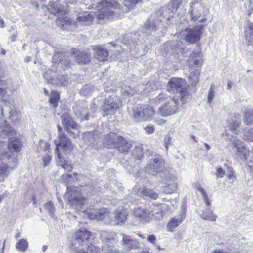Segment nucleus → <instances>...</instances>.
Returning a JSON list of instances; mask_svg holds the SVG:
<instances>
[{
  "instance_id": "7",
  "label": "nucleus",
  "mask_w": 253,
  "mask_h": 253,
  "mask_svg": "<svg viewBox=\"0 0 253 253\" xmlns=\"http://www.w3.org/2000/svg\"><path fill=\"white\" fill-rule=\"evenodd\" d=\"M92 234L87 230L80 229L74 235V240L72 244L79 245L82 247H88L91 244L89 240L91 239Z\"/></svg>"
},
{
  "instance_id": "53",
  "label": "nucleus",
  "mask_w": 253,
  "mask_h": 253,
  "mask_svg": "<svg viewBox=\"0 0 253 253\" xmlns=\"http://www.w3.org/2000/svg\"><path fill=\"white\" fill-rule=\"evenodd\" d=\"M59 99V95L56 93L54 97L50 99L49 102L54 108H56L58 106Z\"/></svg>"
},
{
  "instance_id": "11",
  "label": "nucleus",
  "mask_w": 253,
  "mask_h": 253,
  "mask_svg": "<svg viewBox=\"0 0 253 253\" xmlns=\"http://www.w3.org/2000/svg\"><path fill=\"white\" fill-rule=\"evenodd\" d=\"M57 127L59 143L56 146L58 148L60 147L65 154L70 153L73 149L74 145L71 140L64 134L61 126L57 125Z\"/></svg>"
},
{
  "instance_id": "33",
  "label": "nucleus",
  "mask_w": 253,
  "mask_h": 253,
  "mask_svg": "<svg viewBox=\"0 0 253 253\" xmlns=\"http://www.w3.org/2000/svg\"><path fill=\"white\" fill-rule=\"evenodd\" d=\"M141 196L143 198H150L152 200H156L158 197V194L150 189H144L140 192Z\"/></svg>"
},
{
  "instance_id": "25",
  "label": "nucleus",
  "mask_w": 253,
  "mask_h": 253,
  "mask_svg": "<svg viewBox=\"0 0 253 253\" xmlns=\"http://www.w3.org/2000/svg\"><path fill=\"white\" fill-rule=\"evenodd\" d=\"M185 211H183L181 214L172 218L167 225L168 230L172 231L173 229L177 227L185 219Z\"/></svg>"
},
{
  "instance_id": "44",
  "label": "nucleus",
  "mask_w": 253,
  "mask_h": 253,
  "mask_svg": "<svg viewBox=\"0 0 253 253\" xmlns=\"http://www.w3.org/2000/svg\"><path fill=\"white\" fill-rule=\"evenodd\" d=\"M49 10L51 13L53 14L60 15L62 13L63 11L59 5L54 2L51 3L50 5Z\"/></svg>"
},
{
  "instance_id": "64",
  "label": "nucleus",
  "mask_w": 253,
  "mask_h": 253,
  "mask_svg": "<svg viewBox=\"0 0 253 253\" xmlns=\"http://www.w3.org/2000/svg\"><path fill=\"white\" fill-rule=\"evenodd\" d=\"M171 141V138L170 137H167L164 139L165 147L168 150L169 144L170 143Z\"/></svg>"
},
{
  "instance_id": "42",
  "label": "nucleus",
  "mask_w": 253,
  "mask_h": 253,
  "mask_svg": "<svg viewBox=\"0 0 253 253\" xmlns=\"http://www.w3.org/2000/svg\"><path fill=\"white\" fill-rule=\"evenodd\" d=\"M191 58H197V59H195L194 61V64L195 65L197 66H201L203 64V61L202 60V53L201 52H193L191 54Z\"/></svg>"
},
{
  "instance_id": "62",
  "label": "nucleus",
  "mask_w": 253,
  "mask_h": 253,
  "mask_svg": "<svg viewBox=\"0 0 253 253\" xmlns=\"http://www.w3.org/2000/svg\"><path fill=\"white\" fill-rule=\"evenodd\" d=\"M5 82L4 81L0 80V98H1L5 93V90L1 86L4 85L5 84Z\"/></svg>"
},
{
  "instance_id": "41",
  "label": "nucleus",
  "mask_w": 253,
  "mask_h": 253,
  "mask_svg": "<svg viewBox=\"0 0 253 253\" xmlns=\"http://www.w3.org/2000/svg\"><path fill=\"white\" fill-rule=\"evenodd\" d=\"M102 248L103 253H121V251L117 247L113 245H103Z\"/></svg>"
},
{
  "instance_id": "17",
  "label": "nucleus",
  "mask_w": 253,
  "mask_h": 253,
  "mask_svg": "<svg viewBox=\"0 0 253 253\" xmlns=\"http://www.w3.org/2000/svg\"><path fill=\"white\" fill-rule=\"evenodd\" d=\"M163 18L161 16L156 18V15H151L146 21L143 27V31L147 34H150V31L155 30L159 26Z\"/></svg>"
},
{
  "instance_id": "21",
  "label": "nucleus",
  "mask_w": 253,
  "mask_h": 253,
  "mask_svg": "<svg viewBox=\"0 0 253 253\" xmlns=\"http://www.w3.org/2000/svg\"><path fill=\"white\" fill-rule=\"evenodd\" d=\"M71 250V253H101L98 250V247L92 244L88 246V247H82L72 244Z\"/></svg>"
},
{
  "instance_id": "61",
  "label": "nucleus",
  "mask_w": 253,
  "mask_h": 253,
  "mask_svg": "<svg viewBox=\"0 0 253 253\" xmlns=\"http://www.w3.org/2000/svg\"><path fill=\"white\" fill-rule=\"evenodd\" d=\"M144 129L145 130V131L148 134H151L154 132L155 130L154 127L153 125H149L147 126Z\"/></svg>"
},
{
  "instance_id": "5",
  "label": "nucleus",
  "mask_w": 253,
  "mask_h": 253,
  "mask_svg": "<svg viewBox=\"0 0 253 253\" xmlns=\"http://www.w3.org/2000/svg\"><path fill=\"white\" fill-rule=\"evenodd\" d=\"M67 193L69 194V196L72 197L70 202L73 207L78 210H84L83 206L86 204L87 200L77 190V188L68 186L67 187Z\"/></svg>"
},
{
  "instance_id": "13",
  "label": "nucleus",
  "mask_w": 253,
  "mask_h": 253,
  "mask_svg": "<svg viewBox=\"0 0 253 253\" xmlns=\"http://www.w3.org/2000/svg\"><path fill=\"white\" fill-rule=\"evenodd\" d=\"M164 162L161 156H156L145 167L146 171L151 174L162 171L164 169Z\"/></svg>"
},
{
  "instance_id": "15",
  "label": "nucleus",
  "mask_w": 253,
  "mask_h": 253,
  "mask_svg": "<svg viewBox=\"0 0 253 253\" xmlns=\"http://www.w3.org/2000/svg\"><path fill=\"white\" fill-rule=\"evenodd\" d=\"M74 112L76 116L82 121L88 120L89 113L88 112L87 105L84 101H82L79 104L73 107Z\"/></svg>"
},
{
  "instance_id": "3",
  "label": "nucleus",
  "mask_w": 253,
  "mask_h": 253,
  "mask_svg": "<svg viewBox=\"0 0 253 253\" xmlns=\"http://www.w3.org/2000/svg\"><path fill=\"white\" fill-rule=\"evenodd\" d=\"M155 112L151 106L139 104L132 108L130 114L135 122H141L151 120Z\"/></svg>"
},
{
  "instance_id": "29",
  "label": "nucleus",
  "mask_w": 253,
  "mask_h": 253,
  "mask_svg": "<svg viewBox=\"0 0 253 253\" xmlns=\"http://www.w3.org/2000/svg\"><path fill=\"white\" fill-rule=\"evenodd\" d=\"M211 204L210 206L208 207L206 205V209L202 211V213L201 214V217L206 220H211V221H215L216 220L217 216L213 214L212 211L211 210Z\"/></svg>"
},
{
  "instance_id": "22",
  "label": "nucleus",
  "mask_w": 253,
  "mask_h": 253,
  "mask_svg": "<svg viewBox=\"0 0 253 253\" xmlns=\"http://www.w3.org/2000/svg\"><path fill=\"white\" fill-rule=\"evenodd\" d=\"M167 207L166 205L163 204L153 205L150 212L151 216H153L156 220H160L163 218L164 214L165 213L164 210Z\"/></svg>"
},
{
  "instance_id": "6",
  "label": "nucleus",
  "mask_w": 253,
  "mask_h": 253,
  "mask_svg": "<svg viewBox=\"0 0 253 253\" xmlns=\"http://www.w3.org/2000/svg\"><path fill=\"white\" fill-rule=\"evenodd\" d=\"M121 106L122 102L116 96H109L105 98L101 106V109L105 113L103 116L114 115Z\"/></svg>"
},
{
  "instance_id": "58",
  "label": "nucleus",
  "mask_w": 253,
  "mask_h": 253,
  "mask_svg": "<svg viewBox=\"0 0 253 253\" xmlns=\"http://www.w3.org/2000/svg\"><path fill=\"white\" fill-rule=\"evenodd\" d=\"M167 97V95L165 93H161L156 98H155L154 101L156 103H160L164 101Z\"/></svg>"
},
{
  "instance_id": "49",
  "label": "nucleus",
  "mask_w": 253,
  "mask_h": 253,
  "mask_svg": "<svg viewBox=\"0 0 253 253\" xmlns=\"http://www.w3.org/2000/svg\"><path fill=\"white\" fill-rule=\"evenodd\" d=\"M226 176H227L229 182L233 183L236 180V176L235 174V171L233 168H229V170L226 171Z\"/></svg>"
},
{
  "instance_id": "35",
  "label": "nucleus",
  "mask_w": 253,
  "mask_h": 253,
  "mask_svg": "<svg viewBox=\"0 0 253 253\" xmlns=\"http://www.w3.org/2000/svg\"><path fill=\"white\" fill-rule=\"evenodd\" d=\"M95 90L96 88L94 85L91 84H85L81 89L80 93L84 96H88L91 95Z\"/></svg>"
},
{
  "instance_id": "10",
  "label": "nucleus",
  "mask_w": 253,
  "mask_h": 253,
  "mask_svg": "<svg viewBox=\"0 0 253 253\" xmlns=\"http://www.w3.org/2000/svg\"><path fill=\"white\" fill-rule=\"evenodd\" d=\"M61 120L63 126L70 136L74 138L78 137L79 132L77 130V125L71 116L68 114H63Z\"/></svg>"
},
{
  "instance_id": "56",
  "label": "nucleus",
  "mask_w": 253,
  "mask_h": 253,
  "mask_svg": "<svg viewBox=\"0 0 253 253\" xmlns=\"http://www.w3.org/2000/svg\"><path fill=\"white\" fill-rule=\"evenodd\" d=\"M51 161V156L48 153H46L42 158L43 166L44 167L47 166L50 163Z\"/></svg>"
},
{
  "instance_id": "9",
  "label": "nucleus",
  "mask_w": 253,
  "mask_h": 253,
  "mask_svg": "<svg viewBox=\"0 0 253 253\" xmlns=\"http://www.w3.org/2000/svg\"><path fill=\"white\" fill-rule=\"evenodd\" d=\"M189 13L192 21H197L204 11L205 5L203 0H191Z\"/></svg>"
},
{
  "instance_id": "18",
  "label": "nucleus",
  "mask_w": 253,
  "mask_h": 253,
  "mask_svg": "<svg viewBox=\"0 0 253 253\" xmlns=\"http://www.w3.org/2000/svg\"><path fill=\"white\" fill-rule=\"evenodd\" d=\"M120 135L116 133L110 132L107 134L103 140V144L108 149H114L120 137Z\"/></svg>"
},
{
  "instance_id": "37",
  "label": "nucleus",
  "mask_w": 253,
  "mask_h": 253,
  "mask_svg": "<svg viewBox=\"0 0 253 253\" xmlns=\"http://www.w3.org/2000/svg\"><path fill=\"white\" fill-rule=\"evenodd\" d=\"M9 167L3 163L0 164V182H3L5 177L9 174Z\"/></svg>"
},
{
  "instance_id": "16",
  "label": "nucleus",
  "mask_w": 253,
  "mask_h": 253,
  "mask_svg": "<svg viewBox=\"0 0 253 253\" xmlns=\"http://www.w3.org/2000/svg\"><path fill=\"white\" fill-rule=\"evenodd\" d=\"M133 214L139 221L148 222L151 218V213L149 210L142 207H136L133 210Z\"/></svg>"
},
{
  "instance_id": "52",
  "label": "nucleus",
  "mask_w": 253,
  "mask_h": 253,
  "mask_svg": "<svg viewBox=\"0 0 253 253\" xmlns=\"http://www.w3.org/2000/svg\"><path fill=\"white\" fill-rule=\"evenodd\" d=\"M72 179V176L71 174H64L61 177V180L66 184L70 183Z\"/></svg>"
},
{
  "instance_id": "60",
  "label": "nucleus",
  "mask_w": 253,
  "mask_h": 253,
  "mask_svg": "<svg viewBox=\"0 0 253 253\" xmlns=\"http://www.w3.org/2000/svg\"><path fill=\"white\" fill-rule=\"evenodd\" d=\"M60 63H61V66L62 68L65 70L66 68H67L69 66V59L64 57L63 60L62 61V62H60Z\"/></svg>"
},
{
  "instance_id": "24",
  "label": "nucleus",
  "mask_w": 253,
  "mask_h": 253,
  "mask_svg": "<svg viewBox=\"0 0 253 253\" xmlns=\"http://www.w3.org/2000/svg\"><path fill=\"white\" fill-rule=\"evenodd\" d=\"M56 24L63 30H69L71 27H74L76 22L69 18L59 17L56 19Z\"/></svg>"
},
{
  "instance_id": "30",
  "label": "nucleus",
  "mask_w": 253,
  "mask_h": 253,
  "mask_svg": "<svg viewBox=\"0 0 253 253\" xmlns=\"http://www.w3.org/2000/svg\"><path fill=\"white\" fill-rule=\"evenodd\" d=\"M114 217L116 219L118 223L124 222L127 218L128 213L124 210H117L114 212Z\"/></svg>"
},
{
  "instance_id": "14",
  "label": "nucleus",
  "mask_w": 253,
  "mask_h": 253,
  "mask_svg": "<svg viewBox=\"0 0 253 253\" xmlns=\"http://www.w3.org/2000/svg\"><path fill=\"white\" fill-rule=\"evenodd\" d=\"M203 28V25H199L192 29H185L183 36L186 42L193 44L198 42L200 39V31Z\"/></svg>"
},
{
  "instance_id": "36",
  "label": "nucleus",
  "mask_w": 253,
  "mask_h": 253,
  "mask_svg": "<svg viewBox=\"0 0 253 253\" xmlns=\"http://www.w3.org/2000/svg\"><path fill=\"white\" fill-rule=\"evenodd\" d=\"M246 39L250 44L253 43V23H249L246 28Z\"/></svg>"
},
{
  "instance_id": "38",
  "label": "nucleus",
  "mask_w": 253,
  "mask_h": 253,
  "mask_svg": "<svg viewBox=\"0 0 253 253\" xmlns=\"http://www.w3.org/2000/svg\"><path fill=\"white\" fill-rule=\"evenodd\" d=\"M177 187V184L175 182L171 181L164 186L162 190L165 194H171L176 191Z\"/></svg>"
},
{
  "instance_id": "34",
  "label": "nucleus",
  "mask_w": 253,
  "mask_h": 253,
  "mask_svg": "<svg viewBox=\"0 0 253 253\" xmlns=\"http://www.w3.org/2000/svg\"><path fill=\"white\" fill-rule=\"evenodd\" d=\"M178 8V3L175 2L169 3L167 6L164 7L163 12L169 14L168 18L172 17L173 14L175 12Z\"/></svg>"
},
{
  "instance_id": "57",
  "label": "nucleus",
  "mask_w": 253,
  "mask_h": 253,
  "mask_svg": "<svg viewBox=\"0 0 253 253\" xmlns=\"http://www.w3.org/2000/svg\"><path fill=\"white\" fill-rule=\"evenodd\" d=\"M225 172H226L225 169H223L222 168L218 167L216 168L215 175L217 177H223Z\"/></svg>"
},
{
  "instance_id": "54",
  "label": "nucleus",
  "mask_w": 253,
  "mask_h": 253,
  "mask_svg": "<svg viewBox=\"0 0 253 253\" xmlns=\"http://www.w3.org/2000/svg\"><path fill=\"white\" fill-rule=\"evenodd\" d=\"M98 102L99 100L97 98H94L91 103L90 110L92 111L93 113L97 112V109L99 104Z\"/></svg>"
},
{
  "instance_id": "32",
  "label": "nucleus",
  "mask_w": 253,
  "mask_h": 253,
  "mask_svg": "<svg viewBox=\"0 0 253 253\" xmlns=\"http://www.w3.org/2000/svg\"><path fill=\"white\" fill-rule=\"evenodd\" d=\"M132 156L137 160H142L144 156V152L141 144H138L135 145L132 151Z\"/></svg>"
},
{
  "instance_id": "1",
  "label": "nucleus",
  "mask_w": 253,
  "mask_h": 253,
  "mask_svg": "<svg viewBox=\"0 0 253 253\" xmlns=\"http://www.w3.org/2000/svg\"><path fill=\"white\" fill-rule=\"evenodd\" d=\"M101 8L96 13L87 12L79 13L76 20L81 25H90L95 15L99 20L113 18L120 14V6L116 2L102 1L100 3Z\"/></svg>"
},
{
  "instance_id": "50",
  "label": "nucleus",
  "mask_w": 253,
  "mask_h": 253,
  "mask_svg": "<svg viewBox=\"0 0 253 253\" xmlns=\"http://www.w3.org/2000/svg\"><path fill=\"white\" fill-rule=\"evenodd\" d=\"M50 147V145L48 144L47 142L44 141H41L40 144L38 147V151L39 152H41L42 151H47L49 150Z\"/></svg>"
},
{
  "instance_id": "19",
  "label": "nucleus",
  "mask_w": 253,
  "mask_h": 253,
  "mask_svg": "<svg viewBox=\"0 0 253 253\" xmlns=\"http://www.w3.org/2000/svg\"><path fill=\"white\" fill-rule=\"evenodd\" d=\"M117 235V234L113 232L102 231L100 233V238L103 245L110 246L118 242Z\"/></svg>"
},
{
  "instance_id": "63",
  "label": "nucleus",
  "mask_w": 253,
  "mask_h": 253,
  "mask_svg": "<svg viewBox=\"0 0 253 253\" xmlns=\"http://www.w3.org/2000/svg\"><path fill=\"white\" fill-rule=\"evenodd\" d=\"M156 237L153 235H149L147 238V241L152 244H154L156 241Z\"/></svg>"
},
{
  "instance_id": "59",
  "label": "nucleus",
  "mask_w": 253,
  "mask_h": 253,
  "mask_svg": "<svg viewBox=\"0 0 253 253\" xmlns=\"http://www.w3.org/2000/svg\"><path fill=\"white\" fill-rule=\"evenodd\" d=\"M245 136L251 141H253V129L252 128L251 130H249L245 132Z\"/></svg>"
},
{
  "instance_id": "2",
  "label": "nucleus",
  "mask_w": 253,
  "mask_h": 253,
  "mask_svg": "<svg viewBox=\"0 0 253 253\" xmlns=\"http://www.w3.org/2000/svg\"><path fill=\"white\" fill-rule=\"evenodd\" d=\"M168 90L170 92H179L182 103H186L190 99V95L187 91L188 85L186 80L181 78H172L168 82Z\"/></svg>"
},
{
  "instance_id": "43",
  "label": "nucleus",
  "mask_w": 253,
  "mask_h": 253,
  "mask_svg": "<svg viewBox=\"0 0 253 253\" xmlns=\"http://www.w3.org/2000/svg\"><path fill=\"white\" fill-rule=\"evenodd\" d=\"M28 244L27 241L23 239H20L16 244V248L17 250L21 252H25L28 248Z\"/></svg>"
},
{
  "instance_id": "20",
  "label": "nucleus",
  "mask_w": 253,
  "mask_h": 253,
  "mask_svg": "<svg viewBox=\"0 0 253 253\" xmlns=\"http://www.w3.org/2000/svg\"><path fill=\"white\" fill-rule=\"evenodd\" d=\"M119 235L122 237V245L126 249L131 250L138 247L139 243L136 239L123 233H120Z\"/></svg>"
},
{
  "instance_id": "4",
  "label": "nucleus",
  "mask_w": 253,
  "mask_h": 253,
  "mask_svg": "<svg viewBox=\"0 0 253 253\" xmlns=\"http://www.w3.org/2000/svg\"><path fill=\"white\" fill-rule=\"evenodd\" d=\"M43 76L47 83L57 86L67 85L71 83V80L67 75L60 73L52 69L46 70Z\"/></svg>"
},
{
  "instance_id": "47",
  "label": "nucleus",
  "mask_w": 253,
  "mask_h": 253,
  "mask_svg": "<svg viewBox=\"0 0 253 253\" xmlns=\"http://www.w3.org/2000/svg\"><path fill=\"white\" fill-rule=\"evenodd\" d=\"M237 151L239 155H240V156L243 157L245 160L247 159L249 154V150L246 148L245 146H242L238 147L237 148Z\"/></svg>"
},
{
  "instance_id": "27",
  "label": "nucleus",
  "mask_w": 253,
  "mask_h": 253,
  "mask_svg": "<svg viewBox=\"0 0 253 253\" xmlns=\"http://www.w3.org/2000/svg\"><path fill=\"white\" fill-rule=\"evenodd\" d=\"M94 50H95L94 56L98 60L103 61L107 59L109 53L106 48L98 45L94 48Z\"/></svg>"
},
{
  "instance_id": "12",
  "label": "nucleus",
  "mask_w": 253,
  "mask_h": 253,
  "mask_svg": "<svg viewBox=\"0 0 253 253\" xmlns=\"http://www.w3.org/2000/svg\"><path fill=\"white\" fill-rule=\"evenodd\" d=\"M2 132L7 135L9 140L8 147L10 151L19 152L21 147V143L19 139L11 137L16 134V131L14 129H10L9 127L6 126Z\"/></svg>"
},
{
  "instance_id": "40",
  "label": "nucleus",
  "mask_w": 253,
  "mask_h": 253,
  "mask_svg": "<svg viewBox=\"0 0 253 253\" xmlns=\"http://www.w3.org/2000/svg\"><path fill=\"white\" fill-rule=\"evenodd\" d=\"M199 75L200 73L198 70H195L190 73L188 79L189 82L192 86H196L198 83Z\"/></svg>"
},
{
  "instance_id": "39",
  "label": "nucleus",
  "mask_w": 253,
  "mask_h": 253,
  "mask_svg": "<svg viewBox=\"0 0 253 253\" xmlns=\"http://www.w3.org/2000/svg\"><path fill=\"white\" fill-rule=\"evenodd\" d=\"M241 123V119L239 118L235 117V119H233L228 125L229 130L233 132L236 133Z\"/></svg>"
},
{
  "instance_id": "8",
  "label": "nucleus",
  "mask_w": 253,
  "mask_h": 253,
  "mask_svg": "<svg viewBox=\"0 0 253 253\" xmlns=\"http://www.w3.org/2000/svg\"><path fill=\"white\" fill-rule=\"evenodd\" d=\"M179 101L174 98H170L158 110V114L163 117H168L176 113L178 110Z\"/></svg>"
},
{
  "instance_id": "45",
  "label": "nucleus",
  "mask_w": 253,
  "mask_h": 253,
  "mask_svg": "<svg viewBox=\"0 0 253 253\" xmlns=\"http://www.w3.org/2000/svg\"><path fill=\"white\" fill-rule=\"evenodd\" d=\"M121 92L124 96H132L135 94V90L130 86H125L122 88Z\"/></svg>"
},
{
  "instance_id": "48",
  "label": "nucleus",
  "mask_w": 253,
  "mask_h": 253,
  "mask_svg": "<svg viewBox=\"0 0 253 253\" xmlns=\"http://www.w3.org/2000/svg\"><path fill=\"white\" fill-rule=\"evenodd\" d=\"M64 58V56L61 52H55L52 56V62L54 63L59 64L62 62Z\"/></svg>"
},
{
  "instance_id": "51",
  "label": "nucleus",
  "mask_w": 253,
  "mask_h": 253,
  "mask_svg": "<svg viewBox=\"0 0 253 253\" xmlns=\"http://www.w3.org/2000/svg\"><path fill=\"white\" fill-rule=\"evenodd\" d=\"M198 190L201 192L204 199V201L206 205H207L208 207L210 206V201L208 199L207 194L205 190L202 187H199L198 188Z\"/></svg>"
},
{
  "instance_id": "26",
  "label": "nucleus",
  "mask_w": 253,
  "mask_h": 253,
  "mask_svg": "<svg viewBox=\"0 0 253 253\" xmlns=\"http://www.w3.org/2000/svg\"><path fill=\"white\" fill-rule=\"evenodd\" d=\"M55 154L56 155V161L57 165L63 168L64 170L67 171H70L73 169L72 166L67 161L64 160V158L58 152V148L55 150Z\"/></svg>"
},
{
  "instance_id": "46",
  "label": "nucleus",
  "mask_w": 253,
  "mask_h": 253,
  "mask_svg": "<svg viewBox=\"0 0 253 253\" xmlns=\"http://www.w3.org/2000/svg\"><path fill=\"white\" fill-rule=\"evenodd\" d=\"M244 123L247 125L251 124L253 121V112L250 111H246L244 115Z\"/></svg>"
},
{
  "instance_id": "31",
  "label": "nucleus",
  "mask_w": 253,
  "mask_h": 253,
  "mask_svg": "<svg viewBox=\"0 0 253 253\" xmlns=\"http://www.w3.org/2000/svg\"><path fill=\"white\" fill-rule=\"evenodd\" d=\"M98 215L91 214V219L102 220L110 219V213L107 209H99Z\"/></svg>"
},
{
  "instance_id": "55",
  "label": "nucleus",
  "mask_w": 253,
  "mask_h": 253,
  "mask_svg": "<svg viewBox=\"0 0 253 253\" xmlns=\"http://www.w3.org/2000/svg\"><path fill=\"white\" fill-rule=\"evenodd\" d=\"M44 207L50 214H53L55 211L54 207L51 202H49L44 204Z\"/></svg>"
},
{
  "instance_id": "28",
  "label": "nucleus",
  "mask_w": 253,
  "mask_h": 253,
  "mask_svg": "<svg viewBox=\"0 0 253 253\" xmlns=\"http://www.w3.org/2000/svg\"><path fill=\"white\" fill-rule=\"evenodd\" d=\"M77 62L79 64H86L90 61V54L85 51H79L74 53Z\"/></svg>"
},
{
  "instance_id": "23",
  "label": "nucleus",
  "mask_w": 253,
  "mask_h": 253,
  "mask_svg": "<svg viewBox=\"0 0 253 253\" xmlns=\"http://www.w3.org/2000/svg\"><path fill=\"white\" fill-rule=\"evenodd\" d=\"M132 147L131 142L126 140L124 137L121 136L119 140L117 143L116 147L114 149L117 150L120 153H128L130 149Z\"/></svg>"
}]
</instances>
